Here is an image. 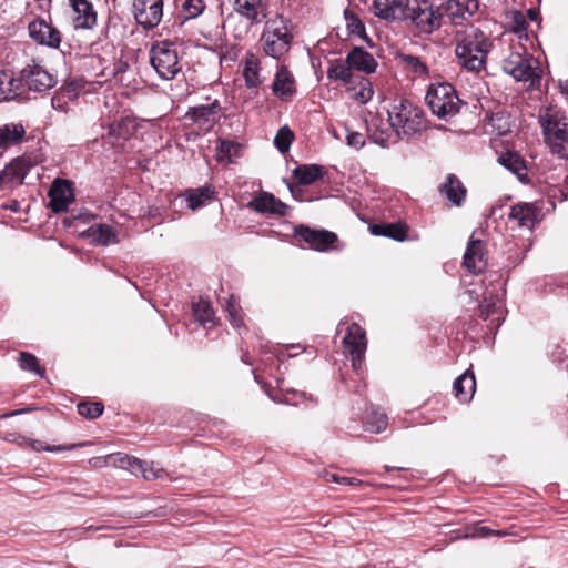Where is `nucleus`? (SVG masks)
<instances>
[{
	"label": "nucleus",
	"mask_w": 568,
	"mask_h": 568,
	"mask_svg": "<svg viewBox=\"0 0 568 568\" xmlns=\"http://www.w3.org/2000/svg\"><path fill=\"white\" fill-rule=\"evenodd\" d=\"M458 64L470 72L480 71L486 63L491 43L487 34L475 26L457 31L454 37Z\"/></svg>",
	"instance_id": "nucleus-1"
},
{
	"label": "nucleus",
	"mask_w": 568,
	"mask_h": 568,
	"mask_svg": "<svg viewBox=\"0 0 568 568\" xmlns=\"http://www.w3.org/2000/svg\"><path fill=\"white\" fill-rule=\"evenodd\" d=\"M388 121L397 138H410L426 130L424 110L406 99L393 104Z\"/></svg>",
	"instance_id": "nucleus-2"
},
{
	"label": "nucleus",
	"mask_w": 568,
	"mask_h": 568,
	"mask_svg": "<svg viewBox=\"0 0 568 568\" xmlns=\"http://www.w3.org/2000/svg\"><path fill=\"white\" fill-rule=\"evenodd\" d=\"M425 100L433 114L443 120L455 116L463 105L455 88L449 83L430 85Z\"/></svg>",
	"instance_id": "nucleus-3"
},
{
	"label": "nucleus",
	"mask_w": 568,
	"mask_h": 568,
	"mask_svg": "<svg viewBox=\"0 0 568 568\" xmlns=\"http://www.w3.org/2000/svg\"><path fill=\"white\" fill-rule=\"evenodd\" d=\"M292 40L287 21L282 16L266 21L261 41L267 55L280 59L290 50Z\"/></svg>",
	"instance_id": "nucleus-4"
},
{
	"label": "nucleus",
	"mask_w": 568,
	"mask_h": 568,
	"mask_svg": "<svg viewBox=\"0 0 568 568\" xmlns=\"http://www.w3.org/2000/svg\"><path fill=\"white\" fill-rule=\"evenodd\" d=\"M424 33H432L442 26V7L434 8L428 0H406L405 18Z\"/></svg>",
	"instance_id": "nucleus-5"
},
{
	"label": "nucleus",
	"mask_w": 568,
	"mask_h": 568,
	"mask_svg": "<svg viewBox=\"0 0 568 568\" xmlns=\"http://www.w3.org/2000/svg\"><path fill=\"white\" fill-rule=\"evenodd\" d=\"M150 62L163 80H172L181 71L178 49L174 43L156 42L150 50Z\"/></svg>",
	"instance_id": "nucleus-6"
},
{
	"label": "nucleus",
	"mask_w": 568,
	"mask_h": 568,
	"mask_svg": "<svg viewBox=\"0 0 568 568\" xmlns=\"http://www.w3.org/2000/svg\"><path fill=\"white\" fill-rule=\"evenodd\" d=\"M539 122L551 153L568 160V123L565 119L546 115L540 116Z\"/></svg>",
	"instance_id": "nucleus-7"
},
{
	"label": "nucleus",
	"mask_w": 568,
	"mask_h": 568,
	"mask_svg": "<svg viewBox=\"0 0 568 568\" xmlns=\"http://www.w3.org/2000/svg\"><path fill=\"white\" fill-rule=\"evenodd\" d=\"M21 79L23 80L27 98L28 92L45 94L58 83L57 77L36 61L26 64L21 69Z\"/></svg>",
	"instance_id": "nucleus-8"
},
{
	"label": "nucleus",
	"mask_w": 568,
	"mask_h": 568,
	"mask_svg": "<svg viewBox=\"0 0 568 568\" xmlns=\"http://www.w3.org/2000/svg\"><path fill=\"white\" fill-rule=\"evenodd\" d=\"M344 353L351 358L354 369H359L365 356L367 339L365 331L356 323L347 326L342 339Z\"/></svg>",
	"instance_id": "nucleus-9"
},
{
	"label": "nucleus",
	"mask_w": 568,
	"mask_h": 568,
	"mask_svg": "<svg viewBox=\"0 0 568 568\" xmlns=\"http://www.w3.org/2000/svg\"><path fill=\"white\" fill-rule=\"evenodd\" d=\"M294 236L318 252L331 251L338 241L337 234L332 231L311 229L303 224L295 226Z\"/></svg>",
	"instance_id": "nucleus-10"
},
{
	"label": "nucleus",
	"mask_w": 568,
	"mask_h": 568,
	"mask_svg": "<svg viewBox=\"0 0 568 568\" xmlns=\"http://www.w3.org/2000/svg\"><path fill=\"white\" fill-rule=\"evenodd\" d=\"M220 110L219 101L214 100L206 105L190 108L183 119L185 123L193 125L199 133H206L215 125Z\"/></svg>",
	"instance_id": "nucleus-11"
},
{
	"label": "nucleus",
	"mask_w": 568,
	"mask_h": 568,
	"mask_svg": "<svg viewBox=\"0 0 568 568\" xmlns=\"http://www.w3.org/2000/svg\"><path fill=\"white\" fill-rule=\"evenodd\" d=\"M503 70L516 81H530L535 83L540 79L537 68L532 65V61L527 55H521L518 52H511L503 60Z\"/></svg>",
	"instance_id": "nucleus-12"
},
{
	"label": "nucleus",
	"mask_w": 568,
	"mask_h": 568,
	"mask_svg": "<svg viewBox=\"0 0 568 568\" xmlns=\"http://www.w3.org/2000/svg\"><path fill=\"white\" fill-rule=\"evenodd\" d=\"M134 18L144 29L156 27L163 16V0H134Z\"/></svg>",
	"instance_id": "nucleus-13"
},
{
	"label": "nucleus",
	"mask_w": 568,
	"mask_h": 568,
	"mask_svg": "<svg viewBox=\"0 0 568 568\" xmlns=\"http://www.w3.org/2000/svg\"><path fill=\"white\" fill-rule=\"evenodd\" d=\"M28 31L30 38L40 45L57 49L61 44V32L43 18H37L31 21L28 26Z\"/></svg>",
	"instance_id": "nucleus-14"
},
{
	"label": "nucleus",
	"mask_w": 568,
	"mask_h": 568,
	"mask_svg": "<svg viewBox=\"0 0 568 568\" xmlns=\"http://www.w3.org/2000/svg\"><path fill=\"white\" fill-rule=\"evenodd\" d=\"M463 266L471 274L483 273L488 266L486 244L473 236L467 243L463 257Z\"/></svg>",
	"instance_id": "nucleus-15"
},
{
	"label": "nucleus",
	"mask_w": 568,
	"mask_h": 568,
	"mask_svg": "<svg viewBox=\"0 0 568 568\" xmlns=\"http://www.w3.org/2000/svg\"><path fill=\"white\" fill-rule=\"evenodd\" d=\"M443 18H449L453 24H460L471 18L479 9L478 0H447L440 4Z\"/></svg>",
	"instance_id": "nucleus-16"
},
{
	"label": "nucleus",
	"mask_w": 568,
	"mask_h": 568,
	"mask_svg": "<svg viewBox=\"0 0 568 568\" xmlns=\"http://www.w3.org/2000/svg\"><path fill=\"white\" fill-rule=\"evenodd\" d=\"M234 10L251 24L263 22L268 16V0H234Z\"/></svg>",
	"instance_id": "nucleus-17"
},
{
	"label": "nucleus",
	"mask_w": 568,
	"mask_h": 568,
	"mask_svg": "<svg viewBox=\"0 0 568 568\" xmlns=\"http://www.w3.org/2000/svg\"><path fill=\"white\" fill-rule=\"evenodd\" d=\"M26 90L23 87V80L21 79V70L18 75L9 71L0 72V102L11 100H24Z\"/></svg>",
	"instance_id": "nucleus-18"
},
{
	"label": "nucleus",
	"mask_w": 568,
	"mask_h": 568,
	"mask_svg": "<svg viewBox=\"0 0 568 568\" xmlns=\"http://www.w3.org/2000/svg\"><path fill=\"white\" fill-rule=\"evenodd\" d=\"M48 196L50 199L49 206L54 213L64 212L74 197L72 184L69 181L58 179L52 183Z\"/></svg>",
	"instance_id": "nucleus-19"
},
{
	"label": "nucleus",
	"mask_w": 568,
	"mask_h": 568,
	"mask_svg": "<svg viewBox=\"0 0 568 568\" xmlns=\"http://www.w3.org/2000/svg\"><path fill=\"white\" fill-rule=\"evenodd\" d=\"M508 216L519 226L532 229L541 220V207L537 203L520 202L511 206Z\"/></svg>",
	"instance_id": "nucleus-20"
},
{
	"label": "nucleus",
	"mask_w": 568,
	"mask_h": 568,
	"mask_svg": "<svg viewBox=\"0 0 568 568\" xmlns=\"http://www.w3.org/2000/svg\"><path fill=\"white\" fill-rule=\"evenodd\" d=\"M272 92L282 101H291L296 93L295 80L286 65H280L273 83Z\"/></svg>",
	"instance_id": "nucleus-21"
},
{
	"label": "nucleus",
	"mask_w": 568,
	"mask_h": 568,
	"mask_svg": "<svg viewBox=\"0 0 568 568\" xmlns=\"http://www.w3.org/2000/svg\"><path fill=\"white\" fill-rule=\"evenodd\" d=\"M346 62L351 65L352 70H356L365 74L374 73L378 65L373 54L362 47H354L347 53Z\"/></svg>",
	"instance_id": "nucleus-22"
},
{
	"label": "nucleus",
	"mask_w": 568,
	"mask_h": 568,
	"mask_svg": "<svg viewBox=\"0 0 568 568\" xmlns=\"http://www.w3.org/2000/svg\"><path fill=\"white\" fill-rule=\"evenodd\" d=\"M31 163L24 158H16L0 173V183L3 184H22Z\"/></svg>",
	"instance_id": "nucleus-23"
},
{
	"label": "nucleus",
	"mask_w": 568,
	"mask_h": 568,
	"mask_svg": "<svg viewBox=\"0 0 568 568\" xmlns=\"http://www.w3.org/2000/svg\"><path fill=\"white\" fill-rule=\"evenodd\" d=\"M406 0H374L376 17L387 21H399L405 18Z\"/></svg>",
	"instance_id": "nucleus-24"
},
{
	"label": "nucleus",
	"mask_w": 568,
	"mask_h": 568,
	"mask_svg": "<svg viewBox=\"0 0 568 568\" xmlns=\"http://www.w3.org/2000/svg\"><path fill=\"white\" fill-rule=\"evenodd\" d=\"M75 28L91 29L97 23V12L88 0H70Z\"/></svg>",
	"instance_id": "nucleus-25"
},
{
	"label": "nucleus",
	"mask_w": 568,
	"mask_h": 568,
	"mask_svg": "<svg viewBox=\"0 0 568 568\" xmlns=\"http://www.w3.org/2000/svg\"><path fill=\"white\" fill-rule=\"evenodd\" d=\"M352 72L351 65L345 60L334 59L329 61V67L327 69V78L332 81H341L343 82L348 90L355 89L356 78Z\"/></svg>",
	"instance_id": "nucleus-26"
},
{
	"label": "nucleus",
	"mask_w": 568,
	"mask_h": 568,
	"mask_svg": "<svg viewBox=\"0 0 568 568\" xmlns=\"http://www.w3.org/2000/svg\"><path fill=\"white\" fill-rule=\"evenodd\" d=\"M439 193L454 205L460 206L467 194V190L455 174H448L446 181L439 185Z\"/></svg>",
	"instance_id": "nucleus-27"
},
{
	"label": "nucleus",
	"mask_w": 568,
	"mask_h": 568,
	"mask_svg": "<svg viewBox=\"0 0 568 568\" xmlns=\"http://www.w3.org/2000/svg\"><path fill=\"white\" fill-rule=\"evenodd\" d=\"M252 205L260 213L275 214L278 216H285L288 209L285 203L267 192H264L257 196L253 201Z\"/></svg>",
	"instance_id": "nucleus-28"
},
{
	"label": "nucleus",
	"mask_w": 568,
	"mask_h": 568,
	"mask_svg": "<svg viewBox=\"0 0 568 568\" xmlns=\"http://www.w3.org/2000/svg\"><path fill=\"white\" fill-rule=\"evenodd\" d=\"M372 234L385 236L398 242L407 239L408 227L404 222L377 223L369 226Z\"/></svg>",
	"instance_id": "nucleus-29"
},
{
	"label": "nucleus",
	"mask_w": 568,
	"mask_h": 568,
	"mask_svg": "<svg viewBox=\"0 0 568 568\" xmlns=\"http://www.w3.org/2000/svg\"><path fill=\"white\" fill-rule=\"evenodd\" d=\"M498 163L508 171L516 174L519 181L524 183L529 182V179L526 173V162L517 152L507 151L501 153L498 156Z\"/></svg>",
	"instance_id": "nucleus-30"
},
{
	"label": "nucleus",
	"mask_w": 568,
	"mask_h": 568,
	"mask_svg": "<svg viewBox=\"0 0 568 568\" xmlns=\"http://www.w3.org/2000/svg\"><path fill=\"white\" fill-rule=\"evenodd\" d=\"M136 131V121L131 116H121L109 124L108 134L116 140H129Z\"/></svg>",
	"instance_id": "nucleus-31"
},
{
	"label": "nucleus",
	"mask_w": 568,
	"mask_h": 568,
	"mask_svg": "<svg viewBox=\"0 0 568 568\" xmlns=\"http://www.w3.org/2000/svg\"><path fill=\"white\" fill-rule=\"evenodd\" d=\"M455 396L462 402H469L476 390V381L471 372L466 371L454 382Z\"/></svg>",
	"instance_id": "nucleus-32"
},
{
	"label": "nucleus",
	"mask_w": 568,
	"mask_h": 568,
	"mask_svg": "<svg viewBox=\"0 0 568 568\" xmlns=\"http://www.w3.org/2000/svg\"><path fill=\"white\" fill-rule=\"evenodd\" d=\"M26 129L21 123L0 125V149H7L22 142Z\"/></svg>",
	"instance_id": "nucleus-33"
},
{
	"label": "nucleus",
	"mask_w": 568,
	"mask_h": 568,
	"mask_svg": "<svg viewBox=\"0 0 568 568\" xmlns=\"http://www.w3.org/2000/svg\"><path fill=\"white\" fill-rule=\"evenodd\" d=\"M323 174V166L318 164L297 165L292 172L293 179L300 185H311L322 179Z\"/></svg>",
	"instance_id": "nucleus-34"
},
{
	"label": "nucleus",
	"mask_w": 568,
	"mask_h": 568,
	"mask_svg": "<svg viewBox=\"0 0 568 568\" xmlns=\"http://www.w3.org/2000/svg\"><path fill=\"white\" fill-rule=\"evenodd\" d=\"M511 115L506 110H498L487 116L486 126L490 128V132L503 136L510 133L513 128Z\"/></svg>",
	"instance_id": "nucleus-35"
},
{
	"label": "nucleus",
	"mask_w": 568,
	"mask_h": 568,
	"mask_svg": "<svg viewBox=\"0 0 568 568\" xmlns=\"http://www.w3.org/2000/svg\"><path fill=\"white\" fill-rule=\"evenodd\" d=\"M344 18L349 36H356L363 39L371 48L374 47L373 40L366 33L365 24L352 9L346 8L344 10Z\"/></svg>",
	"instance_id": "nucleus-36"
},
{
	"label": "nucleus",
	"mask_w": 568,
	"mask_h": 568,
	"mask_svg": "<svg viewBox=\"0 0 568 568\" xmlns=\"http://www.w3.org/2000/svg\"><path fill=\"white\" fill-rule=\"evenodd\" d=\"M89 236L92 242L99 245H109L118 242L114 229L108 224H99L89 229Z\"/></svg>",
	"instance_id": "nucleus-37"
},
{
	"label": "nucleus",
	"mask_w": 568,
	"mask_h": 568,
	"mask_svg": "<svg viewBox=\"0 0 568 568\" xmlns=\"http://www.w3.org/2000/svg\"><path fill=\"white\" fill-rule=\"evenodd\" d=\"M260 73V60L254 54L250 53L245 58V65L243 71V77L245 80V84L247 88H256L260 85L261 81L258 78Z\"/></svg>",
	"instance_id": "nucleus-38"
},
{
	"label": "nucleus",
	"mask_w": 568,
	"mask_h": 568,
	"mask_svg": "<svg viewBox=\"0 0 568 568\" xmlns=\"http://www.w3.org/2000/svg\"><path fill=\"white\" fill-rule=\"evenodd\" d=\"M242 149V144L225 140L219 139L216 146V158L219 162H232L233 158L240 155V151Z\"/></svg>",
	"instance_id": "nucleus-39"
},
{
	"label": "nucleus",
	"mask_w": 568,
	"mask_h": 568,
	"mask_svg": "<svg viewBox=\"0 0 568 568\" xmlns=\"http://www.w3.org/2000/svg\"><path fill=\"white\" fill-rule=\"evenodd\" d=\"M195 320L203 326L214 322V310L210 301L200 298L192 303Z\"/></svg>",
	"instance_id": "nucleus-40"
},
{
	"label": "nucleus",
	"mask_w": 568,
	"mask_h": 568,
	"mask_svg": "<svg viewBox=\"0 0 568 568\" xmlns=\"http://www.w3.org/2000/svg\"><path fill=\"white\" fill-rule=\"evenodd\" d=\"M112 463L123 469H128L131 474L139 476V470L142 467V460L136 457H131L125 454L118 453L110 457Z\"/></svg>",
	"instance_id": "nucleus-41"
},
{
	"label": "nucleus",
	"mask_w": 568,
	"mask_h": 568,
	"mask_svg": "<svg viewBox=\"0 0 568 568\" xmlns=\"http://www.w3.org/2000/svg\"><path fill=\"white\" fill-rule=\"evenodd\" d=\"M214 191L210 187H202L192 191L187 196L189 207L196 210L205 204V202L212 200Z\"/></svg>",
	"instance_id": "nucleus-42"
},
{
	"label": "nucleus",
	"mask_w": 568,
	"mask_h": 568,
	"mask_svg": "<svg viewBox=\"0 0 568 568\" xmlns=\"http://www.w3.org/2000/svg\"><path fill=\"white\" fill-rule=\"evenodd\" d=\"M293 140V131L287 125H284L277 131L274 138V145L282 154H284L290 150Z\"/></svg>",
	"instance_id": "nucleus-43"
},
{
	"label": "nucleus",
	"mask_w": 568,
	"mask_h": 568,
	"mask_svg": "<svg viewBox=\"0 0 568 568\" xmlns=\"http://www.w3.org/2000/svg\"><path fill=\"white\" fill-rule=\"evenodd\" d=\"M388 419L386 414L377 410H373L371 416L366 420V430L374 434L384 432L387 427Z\"/></svg>",
	"instance_id": "nucleus-44"
},
{
	"label": "nucleus",
	"mask_w": 568,
	"mask_h": 568,
	"mask_svg": "<svg viewBox=\"0 0 568 568\" xmlns=\"http://www.w3.org/2000/svg\"><path fill=\"white\" fill-rule=\"evenodd\" d=\"M104 406L101 402H81L78 404V413L89 419L98 418L103 414Z\"/></svg>",
	"instance_id": "nucleus-45"
},
{
	"label": "nucleus",
	"mask_w": 568,
	"mask_h": 568,
	"mask_svg": "<svg viewBox=\"0 0 568 568\" xmlns=\"http://www.w3.org/2000/svg\"><path fill=\"white\" fill-rule=\"evenodd\" d=\"M356 85H359V91L355 93L354 98L356 101L361 103H367L369 100H372L374 90L372 87L371 81L362 75H358L356 78Z\"/></svg>",
	"instance_id": "nucleus-46"
},
{
	"label": "nucleus",
	"mask_w": 568,
	"mask_h": 568,
	"mask_svg": "<svg viewBox=\"0 0 568 568\" xmlns=\"http://www.w3.org/2000/svg\"><path fill=\"white\" fill-rule=\"evenodd\" d=\"M205 9L203 0H185L182 6V13L185 20L197 18Z\"/></svg>",
	"instance_id": "nucleus-47"
},
{
	"label": "nucleus",
	"mask_w": 568,
	"mask_h": 568,
	"mask_svg": "<svg viewBox=\"0 0 568 568\" xmlns=\"http://www.w3.org/2000/svg\"><path fill=\"white\" fill-rule=\"evenodd\" d=\"M18 361H19V366L23 371L34 372L38 375L42 376L43 371L41 369V367L39 365L38 358L33 354L28 353V352H21Z\"/></svg>",
	"instance_id": "nucleus-48"
},
{
	"label": "nucleus",
	"mask_w": 568,
	"mask_h": 568,
	"mask_svg": "<svg viewBox=\"0 0 568 568\" xmlns=\"http://www.w3.org/2000/svg\"><path fill=\"white\" fill-rule=\"evenodd\" d=\"M368 132H369L368 138L373 143L378 144L382 148L388 146V143L392 138V134L389 133L388 130H379V129L372 130L369 126Z\"/></svg>",
	"instance_id": "nucleus-49"
},
{
	"label": "nucleus",
	"mask_w": 568,
	"mask_h": 568,
	"mask_svg": "<svg viewBox=\"0 0 568 568\" xmlns=\"http://www.w3.org/2000/svg\"><path fill=\"white\" fill-rule=\"evenodd\" d=\"M403 60L416 74L422 75L428 72L427 65L416 55L406 54Z\"/></svg>",
	"instance_id": "nucleus-50"
},
{
	"label": "nucleus",
	"mask_w": 568,
	"mask_h": 568,
	"mask_svg": "<svg viewBox=\"0 0 568 568\" xmlns=\"http://www.w3.org/2000/svg\"><path fill=\"white\" fill-rule=\"evenodd\" d=\"M527 28L528 22L525 16L519 11H515L511 17V31L520 36L521 33L527 31Z\"/></svg>",
	"instance_id": "nucleus-51"
},
{
	"label": "nucleus",
	"mask_w": 568,
	"mask_h": 568,
	"mask_svg": "<svg viewBox=\"0 0 568 568\" xmlns=\"http://www.w3.org/2000/svg\"><path fill=\"white\" fill-rule=\"evenodd\" d=\"M325 479L327 483H337V484H344V485H361L362 484V480H359L357 478L339 476V475L333 474V473H326Z\"/></svg>",
	"instance_id": "nucleus-52"
},
{
	"label": "nucleus",
	"mask_w": 568,
	"mask_h": 568,
	"mask_svg": "<svg viewBox=\"0 0 568 568\" xmlns=\"http://www.w3.org/2000/svg\"><path fill=\"white\" fill-rule=\"evenodd\" d=\"M164 473L163 469H154L152 466H149L148 463L142 460L141 470H139V475H141L146 480L158 479Z\"/></svg>",
	"instance_id": "nucleus-53"
},
{
	"label": "nucleus",
	"mask_w": 568,
	"mask_h": 568,
	"mask_svg": "<svg viewBox=\"0 0 568 568\" xmlns=\"http://www.w3.org/2000/svg\"><path fill=\"white\" fill-rule=\"evenodd\" d=\"M347 145L359 150L365 145V139L359 132H348L346 135Z\"/></svg>",
	"instance_id": "nucleus-54"
},
{
	"label": "nucleus",
	"mask_w": 568,
	"mask_h": 568,
	"mask_svg": "<svg viewBox=\"0 0 568 568\" xmlns=\"http://www.w3.org/2000/svg\"><path fill=\"white\" fill-rule=\"evenodd\" d=\"M58 92L62 95L63 102L72 101L78 97L77 87L73 83L61 87Z\"/></svg>",
	"instance_id": "nucleus-55"
},
{
	"label": "nucleus",
	"mask_w": 568,
	"mask_h": 568,
	"mask_svg": "<svg viewBox=\"0 0 568 568\" xmlns=\"http://www.w3.org/2000/svg\"><path fill=\"white\" fill-rule=\"evenodd\" d=\"M226 311L229 313L230 322L232 323V325L235 327H240L242 324V320L236 314V306L233 301V296L227 301Z\"/></svg>",
	"instance_id": "nucleus-56"
},
{
	"label": "nucleus",
	"mask_w": 568,
	"mask_h": 568,
	"mask_svg": "<svg viewBox=\"0 0 568 568\" xmlns=\"http://www.w3.org/2000/svg\"><path fill=\"white\" fill-rule=\"evenodd\" d=\"M470 536L476 538H489L494 536V529L477 525L473 528Z\"/></svg>",
	"instance_id": "nucleus-57"
},
{
	"label": "nucleus",
	"mask_w": 568,
	"mask_h": 568,
	"mask_svg": "<svg viewBox=\"0 0 568 568\" xmlns=\"http://www.w3.org/2000/svg\"><path fill=\"white\" fill-rule=\"evenodd\" d=\"M129 69V63L125 62V61H118L115 64H114V68H113V75L116 80L119 81H123L124 80V73L128 71Z\"/></svg>",
	"instance_id": "nucleus-58"
},
{
	"label": "nucleus",
	"mask_w": 568,
	"mask_h": 568,
	"mask_svg": "<svg viewBox=\"0 0 568 568\" xmlns=\"http://www.w3.org/2000/svg\"><path fill=\"white\" fill-rule=\"evenodd\" d=\"M77 445L72 446H42L39 442L33 444V448L37 450H45V452H63L74 448Z\"/></svg>",
	"instance_id": "nucleus-59"
},
{
	"label": "nucleus",
	"mask_w": 568,
	"mask_h": 568,
	"mask_svg": "<svg viewBox=\"0 0 568 568\" xmlns=\"http://www.w3.org/2000/svg\"><path fill=\"white\" fill-rule=\"evenodd\" d=\"M62 103H64L63 98L59 92H57V94L54 97H52V99H51V104L55 109V108H61Z\"/></svg>",
	"instance_id": "nucleus-60"
},
{
	"label": "nucleus",
	"mask_w": 568,
	"mask_h": 568,
	"mask_svg": "<svg viewBox=\"0 0 568 568\" xmlns=\"http://www.w3.org/2000/svg\"><path fill=\"white\" fill-rule=\"evenodd\" d=\"M32 409L33 408H31V407L21 408V409H17V410L10 412V413L6 414L4 416L6 417L17 416V415H21V414H24V413H29Z\"/></svg>",
	"instance_id": "nucleus-61"
},
{
	"label": "nucleus",
	"mask_w": 568,
	"mask_h": 568,
	"mask_svg": "<svg viewBox=\"0 0 568 568\" xmlns=\"http://www.w3.org/2000/svg\"><path fill=\"white\" fill-rule=\"evenodd\" d=\"M494 307V303H488L487 305H480V312L485 315V318L488 317L490 310Z\"/></svg>",
	"instance_id": "nucleus-62"
},
{
	"label": "nucleus",
	"mask_w": 568,
	"mask_h": 568,
	"mask_svg": "<svg viewBox=\"0 0 568 568\" xmlns=\"http://www.w3.org/2000/svg\"><path fill=\"white\" fill-rule=\"evenodd\" d=\"M508 535H509V532L506 529H499V530H495L494 529V536L493 537H506Z\"/></svg>",
	"instance_id": "nucleus-63"
},
{
	"label": "nucleus",
	"mask_w": 568,
	"mask_h": 568,
	"mask_svg": "<svg viewBox=\"0 0 568 568\" xmlns=\"http://www.w3.org/2000/svg\"><path fill=\"white\" fill-rule=\"evenodd\" d=\"M528 14H529V17H530V19H531V20H535V19H536V17H537V13H536L532 9H529V10H528Z\"/></svg>",
	"instance_id": "nucleus-64"
}]
</instances>
